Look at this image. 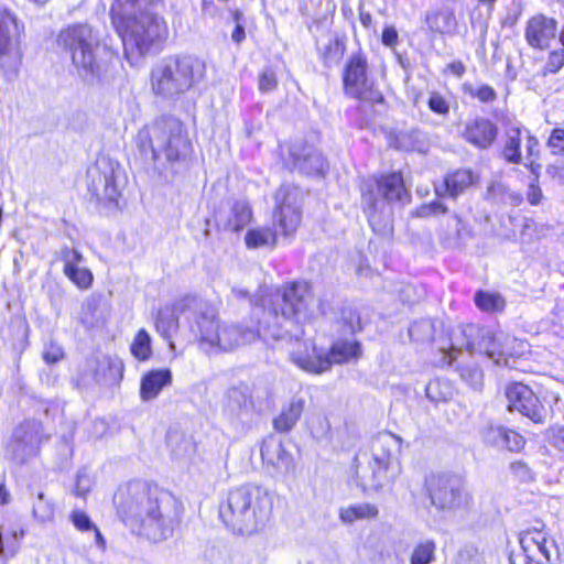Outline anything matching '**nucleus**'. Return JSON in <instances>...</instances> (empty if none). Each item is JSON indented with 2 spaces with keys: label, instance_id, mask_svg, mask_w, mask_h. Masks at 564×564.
<instances>
[{
  "label": "nucleus",
  "instance_id": "e2e57ef3",
  "mask_svg": "<svg viewBox=\"0 0 564 564\" xmlns=\"http://www.w3.org/2000/svg\"><path fill=\"white\" fill-rule=\"evenodd\" d=\"M549 442L564 457V426L552 429Z\"/></svg>",
  "mask_w": 564,
  "mask_h": 564
},
{
  "label": "nucleus",
  "instance_id": "49530a36",
  "mask_svg": "<svg viewBox=\"0 0 564 564\" xmlns=\"http://www.w3.org/2000/svg\"><path fill=\"white\" fill-rule=\"evenodd\" d=\"M64 274L79 289H88L93 283V273L84 267H74L72 270H63Z\"/></svg>",
  "mask_w": 564,
  "mask_h": 564
},
{
  "label": "nucleus",
  "instance_id": "412c9836",
  "mask_svg": "<svg viewBox=\"0 0 564 564\" xmlns=\"http://www.w3.org/2000/svg\"><path fill=\"white\" fill-rule=\"evenodd\" d=\"M506 397L510 411H518L534 422L542 419L543 406L528 386L514 382L507 388Z\"/></svg>",
  "mask_w": 564,
  "mask_h": 564
},
{
  "label": "nucleus",
  "instance_id": "6e6552de",
  "mask_svg": "<svg viewBox=\"0 0 564 564\" xmlns=\"http://www.w3.org/2000/svg\"><path fill=\"white\" fill-rule=\"evenodd\" d=\"M204 59L194 55H169L156 62L150 74L151 91L165 101H176L206 78Z\"/></svg>",
  "mask_w": 564,
  "mask_h": 564
},
{
  "label": "nucleus",
  "instance_id": "1a4fd4ad",
  "mask_svg": "<svg viewBox=\"0 0 564 564\" xmlns=\"http://www.w3.org/2000/svg\"><path fill=\"white\" fill-rule=\"evenodd\" d=\"M410 200L400 172L381 175L365 182L361 186V206L372 230L383 234L391 228L392 209L390 204Z\"/></svg>",
  "mask_w": 564,
  "mask_h": 564
},
{
  "label": "nucleus",
  "instance_id": "dca6fc26",
  "mask_svg": "<svg viewBox=\"0 0 564 564\" xmlns=\"http://www.w3.org/2000/svg\"><path fill=\"white\" fill-rule=\"evenodd\" d=\"M401 448V438L392 433H381L372 443L371 486L379 490L393 480L399 473L398 454Z\"/></svg>",
  "mask_w": 564,
  "mask_h": 564
},
{
  "label": "nucleus",
  "instance_id": "69168bd1",
  "mask_svg": "<svg viewBox=\"0 0 564 564\" xmlns=\"http://www.w3.org/2000/svg\"><path fill=\"white\" fill-rule=\"evenodd\" d=\"M527 199L533 206H538L543 199V193L536 178H533L528 186Z\"/></svg>",
  "mask_w": 564,
  "mask_h": 564
},
{
  "label": "nucleus",
  "instance_id": "c85d7f7f",
  "mask_svg": "<svg viewBox=\"0 0 564 564\" xmlns=\"http://www.w3.org/2000/svg\"><path fill=\"white\" fill-rule=\"evenodd\" d=\"M306 401L301 395H293L283 404L280 413L273 419L272 426L278 433H288L297 424L305 409Z\"/></svg>",
  "mask_w": 564,
  "mask_h": 564
},
{
  "label": "nucleus",
  "instance_id": "6ab92c4d",
  "mask_svg": "<svg viewBox=\"0 0 564 564\" xmlns=\"http://www.w3.org/2000/svg\"><path fill=\"white\" fill-rule=\"evenodd\" d=\"M283 164L291 172L296 171L307 176H324L329 167L324 154L305 141H295L289 145Z\"/></svg>",
  "mask_w": 564,
  "mask_h": 564
},
{
  "label": "nucleus",
  "instance_id": "4c0bfd02",
  "mask_svg": "<svg viewBox=\"0 0 564 564\" xmlns=\"http://www.w3.org/2000/svg\"><path fill=\"white\" fill-rule=\"evenodd\" d=\"M131 354L141 361L150 359L152 355L151 337L145 329H140L135 335L131 347Z\"/></svg>",
  "mask_w": 564,
  "mask_h": 564
},
{
  "label": "nucleus",
  "instance_id": "9d476101",
  "mask_svg": "<svg viewBox=\"0 0 564 564\" xmlns=\"http://www.w3.org/2000/svg\"><path fill=\"white\" fill-rule=\"evenodd\" d=\"M299 196L297 187L290 184L281 185L274 195L276 206L273 213V226L275 229L267 227L248 230L245 237L246 245L249 248L274 246L278 229L285 237L294 234L302 215Z\"/></svg>",
  "mask_w": 564,
  "mask_h": 564
},
{
  "label": "nucleus",
  "instance_id": "052dcab7",
  "mask_svg": "<svg viewBox=\"0 0 564 564\" xmlns=\"http://www.w3.org/2000/svg\"><path fill=\"white\" fill-rule=\"evenodd\" d=\"M64 358V350L63 348L54 343H51L48 346L45 347L43 351V359L46 364L53 365L58 362Z\"/></svg>",
  "mask_w": 564,
  "mask_h": 564
},
{
  "label": "nucleus",
  "instance_id": "0e129e2a",
  "mask_svg": "<svg viewBox=\"0 0 564 564\" xmlns=\"http://www.w3.org/2000/svg\"><path fill=\"white\" fill-rule=\"evenodd\" d=\"M90 490V479L85 470H80L76 477L74 494L78 497H85Z\"/></svg>",
  "mask_w": 564,
  "mask_h": 564
},
{
  "label": "nucleus",
  "instance_id": "f704fd0d",
  "mask_svg": "<svg viewBox=\"0 0 564 564\" xmlns=\"http://www.w3.org/2000/svg\"><path fill=\"white\" fill-rule=\"evenodd\" d=\"M525 159L527 163L524 166L534 175V178L539 182L542 165L535 160L540 154V141L530 131H525Z\"/></svg>",
  "mask_w": 564,
  "mask_h": 564
},
{
  "label": "nucleus",
  "instance_id": "393cba45",
  "mask_svg": "<svg viewBox=\"0 0 564 564\" xmlns=\"http://www.w3.org/2000/svg\"><path fill=\"white\" fill-rule=\"evenodd\" d=\"M261 458L276 473H289L293 468L292 455L284 448L282 441L274 435H270L263 441Z\"/></svg>",
  "mask_w": 564,
  "mask_h": 564
},
{
  "label": "nucleus",
  "instance_id": "774afa93",
  "mask_svg": "<svg viewBox=\"0 0 564 564\" xmlns=\"http://www.w3.org/2000/svg\"><path fill=\"white\" fill-rule=\"evenodd\" d=\"M521 14H522V7L520 3H518L517 6H514L513 8H511L508 11V13L505 17L503 22H502L503 25L509 26V28L514 26L518 23Z\"/></svg>",
  "mask_w": 564,
  "mask_h": 564
},
{
  "label": "nucleus",
  "instance_id": "4be33fe9",
  "mask_svg": "<svg viewBox=\"0 0 564 564\" xmlns=\"http://www.w3.org/2000/svg\"><path fill=\"white\" fill-rule=\"evenodd\" d=\"M498 126L488 118L477 116L464 123L462 138L478 150H488L497 141Z\"/></svg>",
  "mask_w": 564,
  "mask_h": 564
},
{
  "label": "nucleus",
  "instance_id": "aec40b11",
  "mask_svg": "<svg viewBox=\"0 0 564 564\" xmlns=\"http://www.w3.org/2000/svg\"><path fill=\"white\" fill-rule=\"evenodd\" d=\"M558 23L554 18L543 13L531 17L524 28V39L533 50H547L558 32Z\"/></svg>",
  "mask_w": 564,
  "mask_h": 564
},
{
  "label": "nucleus",
  "instance_id": "603ef678",
  "mask_svg": "<svg viewBox=\"0 0 564 564\" xmlns=\"http://www.w3.org/2000/svg\"><path fill=\"white\" fill-rule=\"evenodd\" d=\"M429 109L435 115L446 117L449 113V101L437 91H432L427 100Z\"/></svg>",
  "mask_w": 564,
  "mask_h": 564
},
{
  "label": "nucleus",
  "instance_id": "7c9ffc66",
  "mask_svg": "<svg viewBox=\"0 0 564 564\" xmlns=\"http://www.w3.org/2000/svg\"><path fill=\"white\" fill-rule=\"evenodd\" d=\"M96 368L94 379L101 384H113L119 382L123 377V365L121 360L104 356L95 360Z\"/></svg>",
  "mask_w": 564,
  "mask_h": 564
},
{
  "label": "nucleus",
  "instance_id": "4d7b16f0",
  "mask_svg": "<svg viewBox=\"0 0 564 564\" xmlns=\"http://www.w3.org/2000/svg\"><path fill=\"white\" fill-rule=\"evenodd\" d=\"M70 520L76 529L80 531H90L95 529V524L88 517V514L80 510H75L70 514Z\"/></svg>",
  "mask_w": 564,
  "mask_h": 564
},
{
  "label": "nucleus",
  "instance_id": "a18cd8bd",
  "mask_svg": "<svg viewBox=\"0 0 564 564\" xmlns=\"http://www.w3.org/2000/svg\"><path fill=\"white\" fill-rule=\"evenodd\" d=\"M506 433V427L501 425H495L492 423H488L485 426H482L480 431V435L482 441L491 446L501 447V444L503 443V436Z\"/></svg>",
  "mask_w": 564,
  "mask_h": 564
},
{
  "label": "nucleus",
  "instance_id": "c03bdc74",
  "mask_svg": "<svg viewBox=\"0 0 564 564\" xmlns=\"http://www.w3.org/2000/svg\"><path fill=\"white\" fill-rule=\"evenodd\" d=\"M340 322L344 334H355L362 329L360 315L352 307H343L340 312Z\"/></svg>",
  "mask_w": 564,
  "mask_h": 564
},
{
  "label": "nucleus",
  "instance_id": "de8ad7c7",
  "mask_svg": "<svg viewBox=\"0 0 564 564\" xmlns=\"http://www.w3.org/2000/svg\"><path fill=\"white\" fill-rule=\"evenodd\" d=\"M463 88L467 95L473 98H477L481 102L488 104L497 99L496 90L487 84H484L479 87H475L470 84H464Z\"/></svg>",
  "mask_w": 564,
  "mask_h": 564
},
{
  "label": "nucleus",
  "instance_id": "13d9d810",
  "mask_svg": "<svg viewBox=\"0 0 564 564\" xmlns=\"http://www.w3.org/2000/svg\"><path fill=\"white\" fill-rule=\"evenodd\" d=\"M315 318L318 316H328L334 312V297L329 294H323L317 300V306L314 308Z\"/></svg>",
  "mask_w": 564,
  "mask_h": 564
},
{
  "label": "nucleus",
  "instance_id": "cd10ccee",
  "mask_svg": "<svg viewBox=\"0 0 564 564\" xmlns=\"http://www.w3.org/2000/svg\"><path fill=\"white\" fill-rule=\"evenodd\" d=\"M543 529L544 523H542L541 521H536L535 525L520 532L519 543L524 553L525 561L528 560V555L535 556V552H538L549 562L550 552L546 545V534L543 531Z\"/></svg>",
  "mask_w": 564,
  "mask_h": 564
},
{
  "label": "nucleus",
  "instance_id": "6e6d98bb",
  "mask_svg": "<svg viewBox=\"0 0 564 564\" xmlns=\"http://www.w3.org/2000/svg\"><path fill=\"white\" fill-rule=\"evenodd\" d=\"M460 376L474 389H478L482 384V371L476 366L463 368Z\"/></svg>",
  "mask_w": 564,
  "mask_h": 564
},
{
  "label": "nucleus",
  "instance_id": "09e8293b",
  "mask_svg": "<svg viewBox=\"0 0 564 564\" xmlns=\"http://www.w3.org/2000/svg\"><path fill=\"white\" fill-rule=\"evenodd\" d=\"M278 87L276 73L272 67H264L258 77V88L262 94L273 91Z\"/></svg>",
  "mask_w": 564,
  "mask_h": 564
},
{
  "label": "nucleus",
  "instance_id": "bb28decb",
  "mask_svg": "<svg viewBox=\"0 0 564 564\" xmlns=\"http://www.w3.org/2000/svg\"><path fill=\"white\" fill-rule=\"evenodd\" d=\"M525 131L529 130L524 129L519 122H509L506 124L499 154L507 163H522V133H525Z\"/></svg>",
  "mask_w": 564,
  "mask_h": 564
},
{
  "label": "nucleus",
  "instance_id": "37998d69",
  "mask_svg": "<svg viewBox=\"0 0 564 564\" xmlns=\"http://www.w3.org/2000/svg\"><path fill=\"white\" fill-rule=\"evenodd\" d=\"M399 147L406 151L417 150L423 151L425 147V135L420 130H410L408 132L402 133L399 139Z\"/></svg>",
  "mask_w": 564,
  "mask_h": 564
},
{
  "label": "nucleus",
  "instance_id": "f8f14e48",
  "mask_svg": "<svg viewBox=\"0 0 564 564\" xmlns=\"http://www.w3.org/2000/svg\"><path fill=\"white\" fill-rule=\"evenodd\" d=\"M425 489L431 505L442 512L464 509L473 499L465 479L453 473L431 475L425 479Z\"/></svg>",
  "mask_w": 564,
  "mask_h": 564
},
{
  "label": "nucleus",
  "instance_id": "bf43d9fd",
  "mask_svg": "<svg viewBox=\"0 0 564 564\" xmlns=\"http://www.w3.org/2000/svg\"><path fill=\"white\" fill-rule=\"evenodd\" d=\"M547 145L552 149L554 154H564V129H553Z\"/></svg>",
  "mask_w": 564,
  "mask_h": 564
},
{
  "label": "nucleus",
  "instance_id": "7ed1b4c3",
  "mask_svg": "<svg viewBox=\"0 0 564 564\" xmlns=\"http://www.w3.org/2000/svg\"><path fill=\"white\" fill-rule=\"evenodd\" d=\"M183 315L192 334L205 351L212 349L230 350L239 341L253 337V333H240L236 325H220L215 308L197 296H184L172 305H165L158 312L155 328L164 339H171L178 328V318Z\"/></svg>",
  "mask_w": 564,
  "mask_h": 564
},
{
  "label": "nucleus",
  "instance_id": "2f4dec72",
  "mask_svg": "<svg viewBox=\"0 0 564 564\" xmlns=\"http://www.w3.org/2000/svg\"><path fill=\"white\" fill-rule=\"evenodd\" d=\"M486 198L494 203L519 206L523 197L519 192L512 191L506 183L494 181L487 188Z\"/></svg>",
  "mask_w": 564,
  "mask_h": 564
},
{
  "label": "nucleus",
  "instance_id": "9b49d317",
  "mask_svg": "<svg viewBox=\"0 0 564 564\" xmlns=\"http://www.w3.org/2000/svg\"><path fill=\"white\" fill-rule=\"evenodd\" d=\"M358 341L338 340L327 352L317 349L312 340H302L290 352L293 364L311 373L328 371L334 364L347 362L360 355Z\"/></svg>",
  "mask_w": 564,
  "mask_h": 564
},
{
  "label": "nucleus",
  "instance_id": "79ce46f5",
  "mask_svg": "<svg viewBox=\"0 0 564 564\" xmlns=\"http://www.w3.org/2000/svg\"><path fill=\"white\" fill-rule=\"evenodd\" d=\"M409 336L415 341H431L434 338V324L431 319L416 321L409 327Z\"/></svg>",
  "mask_w": 564,
  "mask_h": 564
},
{
  "label": "nucleus",
  "instance_id": "20e7f679",
  "mask_svg": "<svg viewBox=\"0 0 564 564\" xmlns=\"http://www.w3.org/2000/svg\"><path fill=\"white\" fill-rule=\"evenodd\" d=\"M135 145L143 161L165 181L189 170L193 144L184 123L174 116L147 123L137 134Z\"/></svg>",
  "mask_w": 564,
  "mask_h": 564
},
{
  "label": "nucleus",
  "instance_id": "a211bd4d",
  "mask_svg": "<svg viewBox=\"0 0 564 564\" xmlns=\"http://www.w3.org/2000/svg\"><path fill=\"white\" fill-rule=\"evenodd\" d=\"M463 333L467 338L466 350L470 354H484L492 359L496 365H501L502 361L507 364V357L513 355L508 345L509 336L494 335L490 330L475 325H468Z\"/></svg>",
  "mask_w": 564,
  "mask_h": 564
},
{
  "label": "nucleus",
  "instance_id": "5fc2aeb1",
  "mask_svg": "<svg viewBox=\"0 0 564 564\" xmlns=\"http://www.w3.org/2000/svg\"><path fill=\"white\" fill-rule=\"evenodd\" d=\"M512 475L522 482H530L534 479V474L531 468L522 460L513 462L510 465Z\"/></svg>",
  "mask_w": 564,
  "mask_h": 564
},
{
  "label": "nucleus",
  "instance_id": "a19ab883",
  "mask_svg": "<svg viewBox=\"0 0 564 564\" xmlns=\"http://www.w3.org/2000/svg\"><path fill=\"white\" fill-rule=\"evenodd\" d=\"M55 506L44 492L40 491L33 502V516L40 522H48L54 518Z\"/></svg>",
  "mask_w": 564,
  "mask_h": 564
},
{
  "label": "nucleus",
  "instance_id": "ddd939ff",
  "mask_svg": "<svg viewBox=\"0 0 564 564\" xmlns=\"http://www.w3.org/2000/svg\"><path fill=\"white\" fill-rule=\"evenodd\" d=\"M48 438L41 421L24 420L14 427L6 445V458L18 466L29 465L40 456L41 446Z\"/></svg>",
  "mask_w": 564,
  "mask_h": 564
},
{
  "label": "nucleus",
  "instance_id": "680f3d73",
  "mask_svg": "<svg viewBox=\"0 0 564 564\" xmlns=\"http://www.w3.org/2000/svg\"><path fill=\"white\" fill-rule=\"evenodd\" d=\"M425 393L427 399L435 403L447 399V393L442 392L441 382L438 380L430 381L425 387Z\"/></svg>",
  "mask_w": 564,
  "mask_h": 564
},
{
  "label": "nucleus",
  "instance_id": "0eeeda50",
  "mask_svg": "<svg viewBox=\"0 0 564 564\" xmlns=\"http://www.w3.org/2000/svg\"><path fill=\"white\" fill-rule=\"evenodd\" d=\"M273 499L269 491L256 485L230 490L219 506V517L234 533L250 535L270 521Z\"/></svg>",
  "mask_w": 564,
  "mask_h": 564
},
{
  "label": "nucleus",
  "instance_id": "39448f33",
  "mask_svg": "<svg viewBox=\"0 0 564 564\" xmlns=\"http://www.w3.org/2000/svg\"><path fill=\"white\" fill-rule=\"evenodd\" d=\"M56 48L68 55L77 77L89 87L110 86L117 76L118 56L99 54V32L87 22H74L56 34Z\"/></svg>",
  "mask_w": 564,
  "mask_h": 564
},
{
  "label": "nucleus",
  "instance_id": "338daca9",
  "mask_svg": "<svg viewBox=\"0 0 564 564\" xmlns=\"http://www.w3.org/2000/svg\"><path fill=\"white\" fill-rule=\"evenodd\" d=\"M382 44L388 47H394L399 41V34L394 26H386L381 35Z\"/></svg>",
  "mask_w": 564,
  "mask_h": 564
},
{
  "label": "nucleus",
  "instance_id": "b1692460",
  "mask_svg": "<svg viewBox=\"0 0 564 564\" xmlns=\"http://www.w3.org/2000/svg\"><path fill=\"white\" fill-rule=\"evenodd\" d=\"M252 410V397L247 384H239L227 390L224 399L223 411L231 421L242 422L249 419Z\"/></svg>",
  "mask_w": 564,
  "mask_h": 564
},
{
  "label": "nucleus",
  "instance_id": "4468645a",
  "mask_svg": "<svg viewBox=\"0 0 564 564\" xmlns=\"http://www.w3.org/2000/svg\"><path fill=\"white\" fill-rule=\"evenodd\" d=\"M88 191L97 204L109 208L118 207V198L124 185L123 171L118 162L102 159L88 170Z\"/></svg>",
  "mask_w": 564,
  "mask_h": 564
},
{
  "label": "nucleus",
  "instance_id": "473e14b6",
  "mask_svg": "<svg viewBox=\"0 0 564 564\" xmlns=\"http://www.w3.org/2000/svg\"><path fill=\"white\" fill-rule=\"evenodd\" d=\"M379 514V509L376 505L369 502H360L341 508L339 518L344 523H354L358 520H372Z\"/></svg>",
  "mask_w": 564,
  "mask_h": 564
},
{
  "label": "nucleus",
  "instance_id": "f3484780",
  "mask_svg": "<svg viewBox=\"0 0 564 564\" xmlns=\"http://www.w3.org/2000/svg\"><path fill=\"white\" fill-rule=\"evenodd\" d=\"M343 86L346 95L371 104H382V94L373 87L368 76V61L361 53L352 54L343 72Z\"/></svg>",
  "mask_w": 564,
  "mask_h": 564
},
{
  "label": "nucleus",
  "instance_id": "423d86ee",
  "mask_svg": "<svg viewBox=\"0 0 564 564\" xmlns=\"http://www.w3.org/2000/svg\"><path fill=\"white\" fill-rule=\"evenodd\" d=\"M163 0H115L110 7L111 24L118 33L129 57L134 51L148 53L165 40L167 28L155 9Z\"/></svg>",
  "mask_w": 564,
  "mask_h": 564
},
{
  "label": "nucleus",
  "instance_id": "a878e982",
  "mask_svg": "<svg viewBox=\"0 0 564 564\" xmlns=\"http://www.w3.org/2000/svg\"><path fill=\"white\" fill-rule=\"evenodd\" d=\"M477 180V176L469 169H458L447 173L443 183L435 185V193L438 197L448 196L456 198L469 188Z\"/></svg>",
  "mask_w": 564,
  "mask_h": 564
},
{
  "label": "nucleus",
  "instance_id": "c9c22d12",
  "mask_svg": "<svg viewBox=\"0 0 564 564\" xmlns=\"http://www.w3.org/2000/svg\"><path fill=\"white\" fill-rule=\"evenodd\" d=\"M476 306L488 313L501 312L506 306L503 297L498 293L477 291L474 296Z\"/></svg>",
  "mask_w": 564,
  "mask_h": 564
},
{
  "label": "nucleus",
  "instance_id": "8fccbe9b",
  "mask_svg": "<svg viewBox=\"0 0 564 564\" xmlns=\"http://www.w3.org/2000/svg\"><path fill=\"white\" fill-rule=\"evenodd\" d=\"M564 66V50L557 48L549 53L546 62L542 68L544 76L556 74Z\"/></svg>",
  "mask_w": 564,
  "mask_h": 564
},
{
  "label": "nucleus",
  "instance_id": "f03ea898",
  "mask_svg": "<svg viewBox=\"0 0 564 564\" xmlns=\"http://www.w3.org/2000/svg\"><path fill=\"white\" fill-rule=\"evenodd\" d=\"M117 514L134 535L158 543L173 535L180 522L177 500L169 491L145 481L121 486L113 497Z\"/></svg>",
  "mask_w": 564,
  "mask_h": 564
},
{
  "label": "nucleus",
  "instance_id": "3c124183",
  "mask_svg": "<svg viewBox=\"0 0 564 564\" xmlns=\"http://www.w3.org/2000/svg\"><path fill=\"white\" fill-rule=\"evenodd\" d=\"M97 308L98 304L96 301H86L82 304L79 321L85 328H91L97 322Z\"/></svg>",
  "mask_w": 564,
  "mask_h": 564
},
{
  "label": "nucleus",
  "instance_id": "864d4df0",
  "mask_svg": "<svg viewBox=\"0 0 564 564\" xmlns=\"http://www.w3.org/2000/svg\"><path fill=\"white\" fill-rule=\"evenodd\" d=\"M525 441L521 434L513 430L506 429L503 443L500 448H506L510 452H519L523 448Z\"/></svg>",
  "mask_w": 564,
  "mask_h": 564
},
{
  "label": "nucleus",
  "instance_id": "f257e3e1",
  "mask_svg": "<svg viewBox=\"0 0 564 564\" xmlns=\"http://www.w3.org/2000/svg\"><path fill=\"white\" fill-rule=\"evenodd\" d=\"M313 302L310 282L295 280L282 284L275 292L262 296L261 303L256 306L254 314L259 316L256 328L237 325L241 334L253 333L251 339L239 341V346L250 344L257 338L264 341L294 340L296 346L303 340L302 324L315 319Z\"/></svg>",
  "mask_w": 564,
  "mask_h": 564
},
{
  "label": "nucleus",
  "instance_id": "72a5a7b5",
  "mask_svg": "<svg viewBox=\"0 0 564 564\" xmlns=\"http://www.w3.org/2000/svg\"><path fill=\"white\" fill-rule=\"evenodd\" d=\"M23 536L24 530L20 527L8 530L4 525H0V556L13 557Z\"/></svg>",
  "mask_w": 564,
  "mask_h": 564
},
{
  "label": "nucleus",
  "instance_id": "58836bf2",
  "mask_svg": "<svg viewBox=\"0 0 564 564\" xmlns=\"http://www.w3.org/2000/svg\"><path fill=\"white\" fill-rule=\"evenodd\" d=\"M167 445L174 457L183 458L188 456L193 451L192 441L183 434L170 432L167 434Z\"/></svg>",
  "mask_w": 564,
  "mask_h": 564
},
{
  "label": "nucleus",
  "instance_id": "e433bc0d",
  "mask_svg": "<svg viewBox=\"0 0 564 564\" xmlns=\"http://www.w3.org/2000/svg\"><path fill=\"white\" fill-rule=\"evenodd\" d=\"M318 50L324 65L330 68L341 59L345 45L338 39H329Z\"/></svg>",
  "mask_w": 564,
  "mask_h": 564
},
{
  "label": "nucleus",
  "instance_id": "c756f323",
  "mask_svg": "<svg viewBox=\"0 0 564 564\" xmlns=\"http://www.w3.org/2000/svg\"><path fill=\"white\" fill-rule=\"evenodd\" d=\"M172 383L170 369H154L144 373L140 381V398L148 402L159 397L161 391Z\"/></svg>",
  "mask_w": 564,
  "mask_h": 564
},
{
  "label": "nucleus",
  "instance_id": "2eb2a0df",
  "mask_svg": "<svg viewBox=\"0 0 564 564\" xmlns=\"http://www.w3.org/2000/svg\"><path fill=\"white\" fill-rule=\"evenodd\" d=\"M22 30L23 25L15 14L0 6V74L8 83L15 80L19 75V39Z\"/></svg>",
  "mask_w": 564,
  "mask_h": 564
},
{
  "label": "nucleus",
  "instance_id": "ea45409f",
  "mask_svg": "<svg viewBox=\"0 0 564 564\" xmlns=\"http://www.w3.org/2000/svg\"><path fill=\"white\" fill-rule=\"evenodd\" d=\"M435 550L436 545L432 540L419 543L411 554L410 564H431L435 560Z\"/></svg>",
  "mask_w": 564,
  "mask_h": 564
},
{
  "label": "nucleus",
  "instance_id": "5701e85b",
  "mask_svg": "<svg viewBox=\"0 0 564 564\" xmlns=\"http://www.w3.org/2000/svg\"><path fill=\"white\" fill-rule=\"evenodd\" d=\"M252 218V210L246 200L228 202L226 206L220 207L215 214V221L218 228L238 232L247 227Z\"/></svg>",
  "mask_w": 564,
  "mask_h": 564
}]
</instances>
